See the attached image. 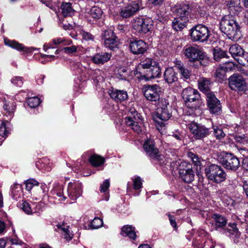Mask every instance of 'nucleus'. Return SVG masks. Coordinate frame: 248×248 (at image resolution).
Masks as SVG:
<instances>
[{
  "label": "nucleus",
  "mask_w": 248,
  "mask_h": 248,
  "mask_svg": "<svg viewBox=\"0 0 248 248\" xmlns=\"http://www.w3.org/2000/svg\"><path fill=\"white\" fill-rule=\"evenodd\" d=\"M134 74L140 79L149 80L158 77L161 74V69L158 62L147 58L140 62Z\"/></svg>",
  "instance_id": "f257e3e1"
},
{
  "label": "nucleus",
  "mask_w": 248,
  "mask_h": 248,
  "mask_svg": "<svg viewBox=\"0 0 248 248\" xmlns=\"http://www.w3.org/2000/svg\"><path fill=\"white\" fill-rule=\"evenodd\" d=\"M182 97L187 108L191 109L194 115L201 113L200 108L202 104V101L198 91L191 88H186L182 93Z\"/></svg>",
  "instance_id": "f03ea898"
},
{
  "label": "nucleus",
  "mask_w": 248,
  "mask_h": 248,
  "mask_svg": "<svg viewBox=\"0 0 248 248\" xmlns=\"http://www.w3.org/2000/svg\"><path fill=\"white\" fill-rule=\"evenodd\" d=\"M220 29L231 39L240 38V26L232 16L223 17L220 22Z\"/></svg>",
  "instance_id": "7ed1b4c3"
},
{
  "label": "nucleus",
  "mask_w": 248,
  "mask_h": 248,
  "mask_svg": "<svg viewBox=\"0 0 248 248\" xmlns=\"http://www.w3.org/2000/svg\"><path fill=\"white\" fill-rule=\"evenodd\" d=\"M185 56L188 59V61L191 62H195L193 65V67L197 68L199 66L205 65V64L202 63V61H203L206 58L205 54L198 48L194 46H189L184 49Z\"/></svg>",
  "instance_id": "20e7f679"
},
{
  "label": "nucleus",
  "mask_w": 248,
  "mask_h": 248,
  "mask_svg": "<svg viewBox=\"0 0 248 248\" xmlns=\"http://www.w3.org/2000/svg\"><path fill=\"white\" fill-rule=\"evenodd\" d=\"M206 176L216 183H219L226 179V174L220 166L212 164L205 169Z\"/></svg>",
  "instance_id": "39448f33"
},
{
  "label": "nucleus",
  "mask_w": 248,
  "mask_h": 248,
  "mask_svg": "<svg viewBox=\"0 0 248 248\" xmlns=\"http://www.w3.org/2000/svg\"><path fill=\"white\" fill-rule=\"evenodd\" d=\"M165 103V104L163 105L162 107H158L155 114L153 116V119L156 123V126L159 130H160L159 127L162 128L164 126L163 121L168 120L171 116V112L170 111V108H169L166 101Z\"/></svg>",
  "instance_id": "423d86ee"
},
{
  "label": "nucleus",
  "mask_w": 248,
  "mask_h": 248,
  "mask_svg": "<svg viewBox=\"0 0 248 248\" xmlns=\"http://www.w3.org/2000/svg\"><path fill=\"white\" fill-rule=\"evenodd\" d=\"M219 159L221 164L227 170L235 171L240 165L238 158L231 153H223Z\"/></svg>",
  "instance_id": "0eeeda50"
},
{
  "label": "nucleus",
  "mask_w": 248,
  "mask_h": 248,
  "mask_svg": "<svg viewBox=\"0 0 248 248\" xmlns=\"http://www.w3.org/2000/svg\"><path fill=\"white\" fill-rule=\"evenodd\" d=\"M190 34L193 41L204 42L208 39L209 31L207 27L199 24L190 29Z\"/></svg>",
  "instance_id": "6e6552de"
},
{
  "label": "nucleus",
  "mask_w": 248,
  "mask_h": 248,
  "mask_svg": "<svg viewBox=\"0 0 248 248\" xmlns=\"http://www.w3.org/2000/svg\"><path fill=\"white\" fill-rule=\"evenodd\" d=\"M179 174L184 182L186 183L192 182L194 180L195 177V173L192 169V164L186 162H182Z\"/></svg>",
  "instance_id": "1a4fd4ad"
},
{
  "label": "nucleus",
  "mask_w": 248,
  "mask_h": 248,
  "mask_svg": "<svg viewBox=\"0 0 248 248\" xmlns=\"http://www.w3.org/2000/svg\"><path fill=\"white\" fill-rule=\"evenodd\" d=\"M189 128L194 137L197 140H201L207 137L210 133L209 128L196 123H190L189 124Z\"/></svg>",
  "instance_id": "9d476101"
},
{
  "label": "nucleus",
  "mask_w": 248,
  "mask_h": 248,
  "mask_svg": "<svg viewBox=\"0 0 248 248\" xmlns=\"http://www.w3.org/2000/svg\"><path fill=\"white\" fill-rule=\"evenodd\" d=\"M144 95L150 101H157L160 98V87L157 85H146L143 89Z\"/></svg>",
  "instance_id": "9b49d317"
},
{
  "label": "nucleus",
  "mask_w": 248,
  "mask_h": 248,
  "mask_svg": "<svg viewBox=\"0 0 248 248\" xmlns=\"http://www.w3.org/2000/svg\"><path fill=\"white\" fill-rule=\"evenodd\" d=\"M206 100L210 112L217 115L221 113V106L220 101L213 93H207Z\"/></svg>",
  "instance_id": "f8f14e48"
},
{
  "label": "nucleus",
  "mask_w": 248,
  "mask_h": 248,
  "mask_svg": "<svg viewBox=\"0 0 248 248\" xmlns=\"http://www.w3.org/2000/svg\"><path fill=\"white\" fill-rule=\"evenodd\" d=\"M141 5L140 0L133 1L121 9L120 16L123 18L133 16L140 10Z\"/></svg>",
  "instance_id": "ddd939ff"
},
{
  "label": "nucleus",
  "mask_w": 248,
  "mask_h": 248,
  "mask_svg": "<svg viewBox=\"0 0 248 248\" xmlns=\"http://www.w3.org/2000/svg\"><path fill=\"white\" fill-rule=\"evenodd\" d=\"M132 27L139 33L145 34L149 31L151 25L149 24L148 19L139 17L134 19Z\"/></svg>",
  "instance_id": "4468645a"
},
{
  "label": "nucleus",
  "mask_w": 248,
  "mask_h": 248,
  "mask_svg": "<svg viewBox=\"0 0 248 248\" xmlns=\"http://www.w3.org/2000/svg\"><path fill=\"white\" fill-rule=\"evenodd\" d=\"M229 52L239 64L242 65L248 64V60L247 63L245 61V56H247V54H245L243 48L237 44L232 45L229 48Z\"/></svg>",
  "instance_id": "2eb2a0df"
},
{
  "label": "nucleus",
  "mask_w": 248,
  "mask_h": 248,
  "mask_svg": "<svg viewBox=\"0 0 248 248\" xmlns=\"http://www.w3.org/2000/svg\"><path fill=\"white\" fill-rule=\"evenodd\" d=\"M230 88L232 90L242 91L246 86V83L243 77L238 74H234L229 78Z\"/></svg>",
  "instance_id": "dca6fc26"
},
{
  "label": "nucleus",
  "mask_w": 248,
  "mask_h": 248,
  "mask_svg": "<svg viewBox=\"0 0 248 248\" xmlns=\"http://www.w3.org/2000/svg\"><path fill=\"white\" fill-rule=\"evenodd\" d=\"M143 148L151 158L156 160H162L163 155L159 154L157 148L155 147V143L153 140H146L143 144Z\"/></svg>",
  "instance_id": "f3484780"
},
{
  "label": "nucleus",
  "mask_w": 248,
  "mask_h": 248,
  "mask_svg": "<svg viewBox=\"0 0 248 248\" xmlns=\"http://www.w3.org/2000/svg\"><path fill=\"white\" fill-rule=\"evenodd\" d=\"M129 47L134 54H142L148 48L146 43L141 40H136L131 42Z\"/></svg>",
  "instance_id": "a211bd4d"
},
{
  "label": "nucleus",
  "mask_w": 248,
  "mask_h": 248,
  "mask_svg": "<svg viewBox=\"0 0 248 248\" xmlns=\"http://www.w3.org/2000/svg\"><path fill=\"white\" fill-rule=\"evenodd\" d=\"M190 11V5L187 3H184L176 6L175 12L177 18L188 20V16Z\"/></svg>",
  "instance_id": "6ab92c4d"
},
{
  "label": "nucleus",
  "mask_w": 248,
  "mask_h": 248,
  "mask_svg": "<svg viewBox=\"0 0 248 248\" xmlns=\"http://www.w3.org/2000/svg\"><path fill=\"white\" fill-rule=\"evenodd\" d=\"M67 192L69 197L72 200H76L80 196L82 193V189L80 184H69L67 188Z\"/></svg>",
  "instance_id": "aec40b11"
},
{
  "label": "nucleus",
  "mask_w": 248,
  "mask_h": 248,
  "mask_svg": "<svg viewBox=\"0 0 248 248\" xmlns=\"http://www.w3.org/2000/svg\"><path fill=\"white\" fill-rule=\"evenodd\" d=\"M5 45L10 46L13 48L16 49L19 51H23L25 53H31L34 49L32 47H26L23 46L22 44L15 40H10L7 39H4Z\"/></svg>",
  "instance_id": "412c9836"
},
{
  "label": "nucleus",
  "mask_w": 248,
  "mask_h": 248,
  "mask_svg": "<svg viewBox=\"0 0 248 248\" xmlns=\"http://www.w3.org/2000/svg\"><path fill=\"white\" fill-rule=\"evenodd\" d=\"M211 221L216 230L219 228H223L227 223V219L224 216L217 214L212 216Z\"/></svg>",
  "instance_id": "4be33fe9"
},
{
  "label": "nucleus",
  "mask_w": 248,
  "mask_h": 248,
  "mask_svg": "<svg viewBox=\"0 0 248 248\" xmlns=\"http://www.w3.org/2000/svg\"><path fill=\"white\" fill-rule=\"evenodd\" d=\"M111 57V55L106 52L95 53L92 57L91 60L96 64H103L107 62Z\"/></svg>",
  "instance_id": "5701e85b"
},
{
  "label": "nucleus",
  "mask_w": 248,
  "mask_h": 248,
  "mask_svg": "<svg viewBox=\"0 0 248 248\" xmlns=\"http://www.w3.org/2000/svg\"><path fill=\"white\" fill-rule=\"evenodd\" d=\"M164 78L168 84H172L178 81V74L172 67L167 68L164 73Z\"/></svg>",
  "instance_id": "b1692460"
},
{
  "label": "nucleus",
  "mask_w": 248,
  "mask_h": 248,
  "mask_svg": "<svg viewBox=\"0 0 248 248\" xmlns=\"http://www.w3.org/2000/svg\"><path fill=\"white\" fill-rule=\"evenodd\" d=\"M142 122L141 116L137 111H130L129 115L125 118V123L127 125H131L133 123Z\"/></svg>",
  "instance_id": "393cba45"
},
{
  "label": "nucleus",
  "mask_w": 248,
  "mask_h": 248,
  "mask_svg": "<svg viewBox=\"0 0 248 248\" xmlns=\"http://www.w3.org/2000/svg\"><path fill=\"white\" fill-rule=\"evenodd\" d=\"M110 96L116 102H122L128 98L126 91L123 90H113L109 93Z\"/></svg>",
  "instance_id": "a878e982"
},
{
  "label": "nucleus",
  "mask_w": 248,
  "mask_h": 248,
  "mask_svg": "<svg viewBox=\"0 0 248 248\" xmlns=\"http://www.w3.org/2000/svg\"><path fill=\"white\" fill-rule=\"evenodd\" d=\"M121 234L122 235L125 234L126 236L130 238L135 240L137 237L135 228L132 225H124L122 228Z\"/></svg>",
  "instance_id": "bb28decb"
},
{
  "label": "nucleus",
  "mask_w": 248,
  "mask_h": 248,
  "mask_svg": "<svg viewBox=\"0 0 248 248\" xmlns=\"http://www.w3.org/2000/svg\"><path fill=\"white\" fill-rule=\"evenodd\" d=\"M211 82L208 78H202L199 80V88L201 91L204 93L206 95L207 93H211L210 91Z\"/></svg>",
  "instance_id": "cd10ccee"
},
{
  "label": "nucleus",
  "mask_w": 248,
  "mask_h": 248,
  "mask_svg": "<svg viewBox=\"0 0 248 248\" xmlns=\"http://www.w3.org/2000/svg\"><path fill=\"white\" fill-rule=\"evenodd\" d=\"M187 21L176 17L172 22V28L176 31H181L186 27Z\"/></svg>",
  "instance_id": "c85d7f7f"
},
{
  "label": "nucleus",
  "mask_w": 248,
  "mask_h": 248,
  "mask_svg": "<svg viewBox=\"0 0 248 248\" xmlns=\"http://www.w3.org/2000/svg\"><path fill=\"white\" fill-rule=\"evenodd\" d=\"M61 9L62 13L65 17L71 16L75 12L69 2L63 3L61 6Z\"/></svg>",
  "instance_id": "c756f323"
},
{
  "label": "nucleus",
  "mask_w": 248,
  "mask_h": 248,
  "mask_svg": "<svg viewBox=\"0 0 248 248\" xmlns=\"http://www.w3.org/2000/svg\"><path fill=\"white\" fill-rule=\"evenodd\" d=\"M90 163L94 167L102 165L105 162V159L102 156L97 155H93L89 158Z\"/></svg>",
  "instance_id": "7c9ffc66"
},
{
  "label": "nucleus",
  "mask_w": 248,
  "mask_h": 248,
  "mask_svg": "<svg viewBox=\"0 0 248 248\" xmlns=\"http://www.w3.org/2000/svg\"><path fill=\"white\" fill-rule=\"evenodd\" d=\"M226 5L230 11H238L240 9V0H228Z\"/></svg>",
  "instance_id": "2f4dec72"
},
{
  "label": "nucleus",
  "mask_w": 248,
  "mask_h": 248,
  "mask_svg": "<svg viewBox=\"0 0 248 248\" xmlns=\"http://www.w3.org/2000/svg\"><path fill=\"white\" fill-rule=\"evenodd\" d=\"M3 108L7 113L12 115L16 109V105L13 101H7L4 99Z\"/></svg>",
  "instance_id": "473e14b6"
},
{
  "label": "nucleus",
  "mask_w": 248,
  "mask_h": 248,
  "mask_svg": "<svg viewBox=\"0 0 248 248\" xmlns=\"http://www.w3.org/2000/svg\"><path fill=\"white\" fill-rule=\"evenodd\" d=\"M104 44L106 47L109 48L111 50H114L117 48L119 44V39L117 37L115 38H111L109 40L104 41Z\"/></svg>",
  "instance_id": "72a5a7b5"
},
{
  "label": "nucleus",
  "mask_w": 248,
  "mask_h": 248,
  "mask_svg": "<svg viewBox=\"0 0 248 248\" xmlns=\"http://www.w3.org/2000/svg\"><path fill=\"white\" fill-rule=\"evenodd\" d=\"M102 13V10L99 7L93 6L91 9L89 15L93 18L99 19L101 17Z\"/></svg>",
  "instance_id": "f704fd0d"
},
{
  "label": "nucleus",
  "mask_w": 248,
  "mask_h": 248,
  "mask_svg": "<svg viewBox=\"0 0 248 248\" xmlns=\"http://www.w3.org/2000/svg\"><path fill=\"white\" fill-rule=\"evenodd\" d=\"M213 55L214 60L218 61L221 58L225 57L226 53L219 47H215L213 49Z\"/></svg>",
  "instance_id": "c9c22d12"
},
{
  "label": "nucleus",
  "mask_w": 248,
  "mask_h": 248,
  "mask_svg": "<svg viewBox=\"0 0 248 248\" xmlns=\"http://www.w3.org/2000/svg\"><path fill=\"white\" fill-rule=\"evenodd\" d=\"M227 72L221 65L218 67L215 73V76L219 79L224 80L226 78Z\"/></svg>",
  "instance_id": "e433bc0d"
},
{
  "label": "nucleus",
  "mask_w": 248,
  "mask_h": 248,
  "mask_svg": "<svg viewBox=\"0 0 248 248\" xmlns=\"http://www.w3.org/2000/svg\"><path fill=\"white\" fill-rule=\"evenodd\" d=\"M28 105L32 108L37 107L40 103V99L37 97H31L28 99Z\"/></svg>",
  "instance_id": "4c0bfd02"
},
{
  "label": "nucleus",
  "mask_w": 248,
  "mask_h": 248,
  "mask_svg": "<svg viewBox=\"0 0 248 248\" xmlns=\"http://www.w3.org/2000/svg\"><path fill=\"white\" fill-rule=\"evenodd\" d=\"M58 227L62 231V233L65 239L68 241H69L72 239L73 234L68 229L62 227L60 226H58Z\"/></svg>",
  "instance_id": "58836bf2"
},
{
  "label": "nucleus",
  "mask_w": 248,
  "mask_h": 248,
  "mask_svg": "<svg viewBox=\"0 0 248 248\" xmlns=\"http://www.w3.org/2000/svg\"><path fill=\"white\" fill-rule=\"evenodd\" d=\"M189 158L192 160L196 166H200L201 162L198 156L192 152H189L187 154Z\"/></svg>",
  "instance_id": "ea45409f"
},
{
  "label": "nucleus",
  "mask_w": 248,
  "mask_h": 248,
  "mask_svg": "<svg viewBox=\"0 0 248 248\" xmlns=\"http://www.w3.org/2000/svg\"><path fill=\"white\" fill-rule=\"evenodd\" d=\"M103 225V220L99 217H95L91 222V226L93 229L99 228Z\"/></svg>",
  "instance_id": "a19ab883"
},
{
  "label": "nucleus",
  "mask_w": 248,
  "mask_h": 248,
  "mask_svg": "<svg viewBox=\"0 0 248 248\" xmlns=\"http://www.w3.org/2000/svg\"><path fill=\"white\" fill-rule=\"evenodd\" d=\"M104 41L109 40L111 38H115L117 37L111 30H108L104 32Z\"/></svg>",
  "instance_id": "79ce46f5"
},
{
  "label": "nucleus",
  "mask_w": 248,
  "mask_h": 248,
  "mask_svg": "<svg viewBox=\"0 0 248 248\" xmlns=\"http://www.w3.org/2000/svg\"><path fill=\"white\" fill-rule=\"evenodd\" d=\"M142 122L141 123H133L131 125H128L131 127V128L137 133L140 134L141 132V124H142Z\"/></svg>",
  "instance_id": "37998d69"
},
{
  "label": "nucleus",
  "mask_w": 248,
  "mask_h": 248,
  "mask_svg": "<svg viewBox=\"0 0 248 248\" xmlns=\"http://www.w3.org/2000/svg\"><path fill=\"white\" fill-rule=\"evenodd\" d=\"M21 205V208L26 214H31L32 213L31 207L28 202H24Z\"/></svg>",
  "instance_id": "c03bdc74"
},
{
  "label": "nucleus",
  "mask_w": 248,
  "mask_h": 248,
  "mask_svg": "<svg viewBox=\"0 0 248 248\" xmlns=\"http://www.w3.org/2000/svg\"><path fill=\"white\" fill-rule=\"evenodd\" d=\"M62 50L66 54H70L77 52V47L76 46H71L64 47L62 48Z\"/></svg>",
  "instance_id": "a18cd8bd"
},
{
  "label": "nucleus",
  "mask_w": 248,
  "mask_h": 248,
  "mask_svg": "<svg viewBox=\"0 0 248 248\" xmlns=\"http://www.w3.org/2000/svg\"><path fill=\"white\" fill-rule=\"evenodd\" d=\"M134 188L136 190H139L141 188L142 182L140 177H136L133 181Z\"/></svg>",
  "instance_id": "49530a36"
},
{
  "label": "nucleus",
  "mask_w": 248,
  "mask_h": 248,
  "mask_svg": "<svg viewBox=\"0 0 248 248\" xmlns=\"http://www.w3.org/2000/svg\"><path fill=\"white\" fill-rule=\"evenodd\" d=\"M181 76L185 79H188L191 76V71L184 67L179 71Z\"/></svg>",
  "instance_id": "de8ad7c7"
},
{
  "label": "nucleus",
  "mask_w": 248,
  "mask_h": 248,
  "mask_svg": "<svg viewBox=\"0 0 248 248\" xmlns=\"http://www.w3.org/2000/svg\"><path fill=\"white\" fill-rule=\"evenodd\" d=\"M221 66L223 67V68L227 71L232 70L234 68V64L232 62H228L223 63Z\"/></svg>",
  "instance_id": "09e8293b"
},
{
  "label": "nucleus",
  "mask_w": 248,
  "mask_h": 248,
  "mask_svg": "<svg viewBox=\"0 0 248 248\" xmlns=\"http://www.w3.org/2000/svg\"><path fill=\"white\" fill-rule=\"evenodd\" d=\"M11 82L16 86L20 87L23 84L22 78L21 77H16L12 78Z\"/></svg>",
  "instance_id": "8fccbe9b"
},
{
  "label": "nucleus",
  "mask_w": 248,
  "mask_h": 248,
  "mask_svg": "<svg viewBox=\"0 0 248 248\" xmlns=\"http://www.w3.org/2000/svg\"><path fill=\"white\" fill-rule=\"evenodd\" d=\"M229 228L227 229V231L231 234L237 233L238 230L236 227V224L235 223L229 224Z\"/></svg>",
  "instance_id": "3c124183"
},
{
  "label": "nucleus",
  "mask_w": 248,
  "mask_h": 248,
  "mask_svg": "<svg viewBox=\"0 0 248 248\" xmlns=\"http://www.w3.org/2000/svg\"><path fill=\"white\" fill-rule=\"evenodd\" d=\"M214 134L217 139H221L225 136L224 133L221 129L217 127L214 128Z\"/></svg>",
  "instance_id": "603ef678"
},
{
  "label": "nucleus",
  "mask_w": 248,
  "mask_h": 248,
  "mask_svg": "<svg viewBox=\"0 0 248 248\" xmlns=\"http://www.w3.org/2000/svg\"><path fill=\"white\" fill-rule=\"evenodd\" d=\"M109 186V182L108 180H106L100 186V191L105 192L107 191Z\"/></svg>",
  "instance_id": "864d4df0"
},
{
  "label": "nucleus",
  "mask_w": 248,
  "mask_h": 248,
  "mask_svg": "<svg viewBox=\"0 0 248 248\" xmlns=\"http://www.w3.org/2000/svg\"><path fill=\"white\" fill-rule=\"evenodd\" d=\"M183 162H180L179 161H172L170 162V167L173 170L175 169H178L180 170V166L182 165Z\"/></svg>",
  "instance_id": "5fc2aeb1"
},
{
  "label": "nucleus",
  "mask_w": 248,
  "mask_h": 248,
  "mask_svg": "<svg viewBox=\"0 0 248 248\" xmlns=\"http://www.w3.org/2000/svg\"><path fill=\"white\" fill-rule=\"evenodd\" d=\"M7 134L8 132L6 129L5 124L2 123L0 126V136L3 137L4 136H7Z\"/></svg>",
  "instance_id": "6e6d98bb"
},
{
  "label": "nucleus",
  "mask_w": 248,
  "mask_h": 248,
  "mask_svg": "<svg viewBox=\"0 0 248 248\" xmlns=\"http://www.w3.org/2000/svg\"><path fill=\"white\" fill-rule=\"evenodd\" d=\"M174 62V67H176L179 71L181 70L185 67L183 63L179 60H176Z\"/></svg>",
  "instance_id": "4d7b16f0"
},
{
  "label": "nucleus",
  "mask_w": 248,
  "mask_h": 248,
  "mask_svg": "<svg viewBox=\"0 0 248 248\" xmlns=\"http://www.w3.org/2000/svg\"><path fill=\"white\" fill-rule=\"evenodd\" d=\"M167 215L169 217V220H170L171 225L173 228H176L177 224H176V222L175 221V219L174 217L173 216L171 215L170 213L167 214Z\"/></svg>",
  "instance_id": "13d9d810"
},
{
  "label": "nucleus",
  "mask_w": 248,
  "mask_h": 248,
  "mask_svg": "<svg viewBox=\"0 0 248 248\" xmlns=\"http://www.w3.org/2000/svg\"><path fill=\"white\" fill-rule=\"evenodd\" d=\"M83 39L86 40H89L93 38V35L88 32L83 31L82 32Z\"/></svg>",
  "instance_id": "bf43d9fd"
},
{
  "label": "nucleus",
  "mask_w": 248,
  "mask_h": 248,
  "mask_svg": "<svg viewBox=\"0 0 248 248\" xmlns=\"http://www.w3.org/2000/svg\"><path fill=\"white\" fill-rule=\"evenodd\" d=\"M119 74L122 77V78L125 79L127 76L128 75V73L127 72V70L123 68L120 70Z\"/></svg>",
  "instance_id": "052dcab7"
},
{
  "label": "nucleus",
  "mask_w": 248,
  "mask_h": 248,
  "mask_svg": "<svg viewBox=\"0 0 248 248\" xmlns=\"http://www.w3.org/2000/svg\"><path fill=\"white\" fill-rule=\"evenodd\" d=\"M149 1L155 5H160L163 1L164 0H148Z\"/></svg>",
  "instance_id": "680f3d73"
},
{
  "label": "nucleus",
  "mask_w": 248,
  "mask_h": 248,
  "mask_svg": "<svg viewBox=\"0 0 248 248\" xmlns=\"http://www.w3.org/2000/svg\"><path fill=\"white\" fill-rule=\"evenodd\" d=\"M25 188L27 190L30 191L31 189L33 187V186L30 183V182H29V180H27L26 182V183H25Z\"/></svg>",
  "instance_id": "e2e57ef3"
},
{
  "label": "nucleus",
  "mask_w": 248,
  "mask_h": 248,
  "mask_svg": "<svg viewBox=\"0 0 248 248\" xmlns=\"http://www.w3.org/2000/svg\"><path fill=\"white\" fill-rule=\"evenodd\" d=\"M243 189L245 191L247 196L248 197V181L244 182L243 185Z\"/></svg>",
  "instance_id": "0e129e2a"
},
{
  "label": "nucleus",
  "mask_w": 248,
  "mask_h": 248,
  "mask_svg": "<svg viewBox=\"0 0 248 248\" xmlns=\"http://www.w3.org/2000/svg\"><path fill=\"white\" fill-rule=\"evenodd\" d=\"M243 167L246 170H248V158H245L243 162Z\"/></svg>",
  "instance_id": "69168bd1"
},
{
  "label": "nucleus",
  "mask_w": 248,
  "mask_h": 248,
  "mask_svg": "<svg viewBox=\"0 0 248 248\" xmlns=\"http://www.w3.org/2000/svg\"><path fill=\"white\" fill-rule=\"evenodd\" d=\"M63 40L61 38L54 39L53 40V43L54 45H58L61 43H62Z\"/></svg>",
  "instance_id": "338daca9"
},
{
  "label": "nucleus",
  "mask_w": 248,
  "mask_h": 248,
  "mask_svg": "<svg viewBox=\"0 0 248 248\" xmlns=\"http://www.w3.org/2000/svg\"><path fill=\"white\" fill-rule=\"evenodd\" d=\"M6 244V242L5 240L3 239H0V248H4Z\"/></svg>",
  "instance_id": "774afa93"
}]
</instances>
